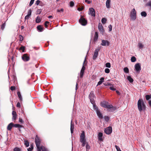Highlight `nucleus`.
I'll list each match as a JSON object with an SVG mask.
<instances>
[{"instance_id": "8fccbe9b", "label": "nucleus", "mask_w": 151, "mask_h": 151, "mask_svg": "<svg viewBox=\"0 0 151 151\" xmlns=\"http://www.w3.org/2000/svg\"><path fill=\"white\" fill-rule=\"evenodd\" d=\"M34 1L35 0H31L29 4L30 6L33 4Z\"/></svg>"}, {"instance_id": "0eeeda50", "label": "nucleus", "mask_w": 151, "mask_h": 151, "mask_svg": "<svg viewBox=\"0 0 151 151\" xmlns=\"http://www.w3.org/2000/svg\"><path fill=\"white\" fill-rule=\"evenodd\" d=\"M22 58L24 62H27L29 60L30 57L28 54H24L22 56Z\"/></svg>"}, {"instance_id": "7c9ffc66", "label": "nucleus", "mask_w": 151, "mask_h": 151, "mask_svg": "<svg viewBox=\"0 0 151 151\" xmlns=\"http://www.w3.org/2000/svg\"><path fill=\"white\" fill-rule=\"evenodd\" d=\"M41 21L40 17L39 16H38L36 19V23H38L40 22Z\"/></svg>"}, {"instance_id": "20e7f679", "label": "nucleus", "mask_w": 151, "mask_h": 151, "mask_svg": "<svg viewBox=\"0 0 151 151\" xmlns=\"http://www.w3.org/2000/svg\"><path fill=\"white\" fill-rule=\"evenodd\" d=\"M88 98L90 100V102L93 105V108H94V105L96 106L94 100V99L96 98L95 95H89Z\"/></svg>"}, {"instance_id": "603ef678", "label": "nucleus", "mask_w": 151, "mask_h": 151, "mask_svg": "<svg viewBox=\"0 0 151 151\" xmlns=\"http://www.w3.org/2000/svg\"><path fill=\"white\" fill-rule=\"evenodd\" d=\"M108 28H109V31L110 32L112 30V26L110 24L108 26Z\"/></svg>"}, {"instance_id": "13d9d810", "label": "nucleus", "mask_w": 151, "mask_h": 151, "mask_svg": "<svg viewBox=\"0 0 151 151\" xmlns=\"http://www.w3.org/2000/svg\"><path fill=\"white\" fill-rule=\"evenodd\" d=\"M74 5V3L72 1H71L70 2V6L71 7H73Z\"/></svg>"}, {"instance_id": "9d476101", "label": "nucleus", "mask_w": 151, "mask_h": 151, "mask_svg": "<svg viewBox=\"0 0 151 151\" xmlns=\"http://www.w3.org/2000/svg\"><path fill=\"white\" fill-rule=\"evenodd\" d=\"M98 29L100 33L102 34L103 35L104 31L102 24L100 23H99V24Z\"/></svg>"}, {"instance_id": "b1692460", "label": "nucleus", "mask_w": 151, "mask_h": 151, "mask_svg": "<svg viewBox=\"0 0 151 151\" xmlns=\"http://www.w3.org/2000/svg\"><path fill=\"white\" fill-rule=\"evenodd\" d=\"M37 30L40 32H42L43 31V27H42L41 25H38L37 27Z\"/></svg>"}, {"instance_id": "72a5a7b5", "label": "nucleus", "mask_w": 151, "mask_h": 151, "mask_svg": "<svg viewBox=\"0 0 151 151\" xmlns=\"http://www.w3.org/2000/svg\"><path fill=\"white\" fill-rule=\"evenodd\" d=\"M25 47L23 46H22L21 47H20V48L19 49V50H22V52H24V50H25Z\"/></svg>"}, {"instance_id": "ddd939ff", "label": "nucleus", "mask_w": 151, "mask_h": 151, "mask_svg": "<svg viewBox=\"0 0 151 151\" xmlns=\"http://www.w3.org/2000/svg\"><path fill=\"white\" fill-rule=\"evenodd\" d=\"M109 103L106 101H103L102 102H101L100 103V105L101 106L103 107L106 109H107L108 107Z\"/></svg>"}, {"instance_id": "f257e3e1", "label": "nucleus", "mask_w": 151, "mask_h": 151, "mask_svg": "<svg viewBox=\"0 0 151 151\" xmlns=\"http://www.w3.org/2000/svg\"><path fill=\"white\" fill-rule=\"evenodd\" d=\"M138 108L140 112L145 111L146 106L143 100L141 99H139L137 102Z\"/></svg>"}, {"instance_id": "4468645a", "label": "nucleus", "mask_w": 151, "mask_h": 151, "mask_svg": "<svg viewBox=\"0 0 151 151\" xmlns=\"http://www.w3.org/2000/svg\"><path fill=\"white\" fill-rule=\"evenodd\" d=\"M99 50L100 49L99 48L96 49L95 50L93 57V60H95L97 57L98 55V52Z\"/></svg>"}, {"instance_id": "c85d7f7f", "label": "nucleus", "mask_w": 151, "mask_h": 151, "mask_svg": "<svg viewBox=\"0 0 151 151\" xmlns=\"http://www.w3.org/2000/svg\"><path fill=\"white\" fill-rule=\"evenodd\" d=\"M141 15L142 16L145 17L147 16V14L146 12L145 11H143L141 12Z\"/></svg>"}, {"instance_id": "58836bf2", "label": "nucleus", "mask_w": 151, "mask_h": 151, "mask_svg": "<svg viewBox=\"0 0 151 151\" xmlns=\"http://www.w3.org/2000/svg\"><path fill=\"white\" fill-rule=\"evenodd\" d=\"M42 11V9H38L36 12V14L38 15L40 14Z\"/></svg>"}, {"instance_id": "5fc2aeb1", "label": "nucleus", "mask_w": 151, "mask_h": 151, "mask_svg": "<svg viewBox=\"0 0 151 151\" xmlns=\"http://www.w3.org/2000/svg\"><path fill=\"white\" fill-rule=\"evenodd\" d=\"M117 150V151H122L120 149L119 147V146H117V145H115V146Z\"/></svg>"}, {"instance_id": "bf43d9fd", "label": "nucleus", "mask_w": 151, "mask_h": 151, "mask_svg": "<svg viewBox=\"0 0 151 151\" xmlns=\"http://www.w3.org/2000/svg\"><path fill=\"white\" fill-rule=\"evenodd\" d=\"M10 89L13 91L15 89V87L14 86H11L10 87Z\"/></svg>"}, {"instance_id": "473e14b6", "label": "nucleus", "mask_w": 151, "mask_h": 151, "mask_svg": "<svg viewBox=\"0 0 151 151\" xmlns=\"http://www.w3.org/2000/svg\"><path fill=\"white\" fill-rule=\"evenodd\" d=\"M145 98L147 100H150L151 99V95H145Z\"/></svg>"}, {"instance_id": "c9c22d12", "label": "nucleus", "mask_w": 151, "mask_h": 151, "mask_svg": "<svg viewBox=\"0 0 151 151\" xmlns=\"http://www.w3.org/2000/svg\"><path fill=\"white\" fill-rule=\"evenodd\" d=\"M106 19L105 18H103L101 19V22L103 24H105L106 22Z\"/></svg>"}, {"instance_id": "423d86ee", "label": "nucleus", "mask_w": 151, "mask_h": 151, "mask_svg": "<svg viewBox=\"0 0 151 151\" xmlns=\"http://www.w3.org/2000/svg\"><path fill=\"white\" fill-rule=\"evenodd\" d=\"M107 109L109 111L114 112L116 109V107L111 104H109Z\"/></svg>"}, {"instance_id": "338daca9", "label": "nucleus", "mask_w": 151, "mask_h": 151, "mask_svg": "<svg viewBox=\"0 0 151 151\" xmlns=\"http://www.w3.org/2000/svg\"><path fill=\"white\" fill-rule=\"evenodd\" d=\"M85 2L86 3H87L88 4H90L92 2V1H89L88 0H85Z\"/></svg>"}, {"instance_id": "4be33fe9", "label": "nucleus", "mask_w": 151, "mask_h": 151, "mask_svg": "<svg viewBox=\"0 0 151 151\" xmlns=\"http://www.w3.org/2000/svg\"><path fill=\"white\" fill-rule=\"evenodd\" d=\"M13 127H15L16 128H20L22 127V126L19 124H14L13 123Z\"/></svg>"}, {"instance_id": "f3484780", "label": "nucleus", "mask_w": 151, "mask_h": 151, "mask_svg": "<svg viewBox=\"0 0 151 151\" xmlns=\"http://www.w3.org/2000/svg\"><path fill=\"white\" fill-rule=\"evenodd\" d=\"M103 133L101 132L99 133L98 135V138L99 140L100 141H103V139L102 138Z\"/></svg>"}, {"instance_id": "2f4dec72", "label": "nucleus", "mask_w": 151, "mask_h": 151, "mask_svg": "<svg viewBox=\"0 0 151 151\" xmlns=\"http://www.w3.org/2000/svg\"><path fill=\"white\" fill-rule=\"evenodd\" d=\"M104 119L105 121L106 122H108L109 119V117L106 116H105L104 117Z\"/></svg>"}, {"instance_id": "4c0bfd02", "label": "nucleus", "mask_w": 151, "mask_h": 151, "mask_svg": "<svg viewBox=\"0 0 151 151\" xmlns=\"http://www.w3.org/2000/svg\"><path fill=\"white\" fill-rule=\"evenodd\" d=\"M124 71L125 73H128L129 72V70L127 67H125L124 68Z\"/></svg>"}, {"instance_id": "a19ab883", "label": "nucleus", "mask_w": 151, "mask_h": 151, "mask_svg": "<svg viewBox=\"0 0 151 151\" xmlns=\"http://www.w3.org/2000/svg\"><path fill=\"white\" fill-rule=\"evenodd\" d=\"M32 12V11L31 9H30L29 10L28 12H27V15L29 16H30L31 15Z\"/></svg>"}, {"instance_id": "393cba45", "label": "nucleus", "mask_w": 151, "mask_h": 151, "mask_svg": "<svg viewBox=\"0 0 151 151\" xmlns=\"http://www.w3.org/2000/svg\"><path fill=\"white\" fill-rule=\"evenodd\" d=\"M98 32H96L95 33V35H94V41L95 42H96L97 41L98 39Z\"/></svg>"}, {"instance_id": "6ab92c4d", "label": "nucleus", "mask_w": 151, "mask_h": 151, "mask_svg": "<svg viewBox=\"0 0 151 151\" xmlns=\"http://www.w3.org/2000/svg\"><path fill=\"white\" fill-rule=\"evenodd\" d=\"M13 123L11 122L7 126V129L9 131H11L12 127H13Z\"/></svg>"}, {"instance_id": "37998d69", "label": "nucleus", "mask_w": 151, "mask_h": 151, "mask_svg": "<svg viewBox=\"0 0 151 151\" xmlns=\"http://www.w3.org/2000/svg\"><path fill=\"white\" fill-rule=\"evenodd\" d=\"M74 129V124L73 123H72V119L71 120L70 124V129Z\"/></svg>"}, {"instance_id": "69168bd1", "label": "nucleus", "mask_w": 151, "mask_h": 151, "mask_svg": "<svg viewBox=\"0 0 151 151\" xmlns=\"http://www.w3.org/2000/svg\"><path fill=\"white\" fill-rule=\"evenodd\" d=\"M17 107H20L21 106V104L20 102H18L17 104L16 105Z\"/></svg>"}, {"instance_id": "5701e85b", "label": "nucleus", "mask_w": 151, "mask_h": 151, "mask_svg": "<svg viewBox=\"0 0 151 151\" xmlns=\"http://www.w3.org/2000/svg\"><path fill=\"white\" fill-rule=\"evenodd\" d=\"M110 0H107L106 2V7L108 8H109L110 7Z\"/></svg>"}, {"instance_id": "79ce46f5", "label": "nucleus", "mask_w": 151, "mask_h": 151, "mask_svg": "<svg viewBox=\"0 0 151 151\" xmlns=\"http://www.w3.org/2000/svg\"><path fill=\"white\" fill-rule=\"evenodd\" d=\"M5 25L6 23L5 22H4L2 24L1 26V29L2 30H3L5 27Z\"/></svg>"}, {"instance_id": "f704fd0d", "label": "nucleus", "mask_w": 151, "mask_h": 151, "mask_svg": "<svg viewBox=\"0 0 151 151\" xmlns=\"http://www.w3.org/2000/svg\"><path fill=\"white\" fill-rule=\"evenodd\" d=\"M13 151H22L21 149L18 147H15L13 150Z\"/></svg>"}, {"instance_id": "6e6552de", "label": "nucleus", "mask_w": 151, "mask_h": 151, "mask_svg": "<svg viewBox=\"0 0 151 151\" xmlns=\"http://www.w3.org/2000/svg\"><path fill=\"white\" fill-rule=\"evenodd\" d=\"M85 141H86V139L85 133L83 131L82 133H81L80 136V142H82Z\"/></svg>"}, {"instance_id": "aec40b11", "label": "nucleus", "mask_w": 151, "mask_h": 151, "mask_svg": "<svg viewBox=\"0 0 151 151\" xmlns=\"http://www.w3.org/2000/svg\"><path fill=\"white\" fill-rule=\"evenodd\" d=\"M37 147V151H41L42 150L43 151V149H44V147L43 146H40V145L38 146L36 145Z\"/></svg>"}, {"instance_id": "dca6fc26", "label": "nucleus", "mask_w": 151, "mask_h": 151, "mask_svg": "<svg viewBox=\"0 0 151 151\" xmlns=\"http://www.w3.org/2000/svg\"><path fill=\"white\" fill-rule=\"evenodd\" d=\"M89 14L93 17L95 16V12L94 9L92 8L89 9Z\"/></svg>"}, {"instance_id": "cd10ccee", "label": "nucleus", "mask_w": 151, "mask_h": 151, "mask_svg": "<svg viewBox=\"0 0 151 151\" xmlns=\"http://www.w3.org/2000/svg\"><path fill=\"white\" fill-rule=\"evenodd\" d=\"M127 79L129 81L130 83H132L133 82V79L130 76H127Z\"/></svg>"}, {"instance_id": "1a4fd4ad", "label": "nucleus", "mask_w": 151, "mask_h": 151, "mask_svg": "<svg viewBox=\"0 0 151 151\" xmlns=\"http://www.w3.org/2000/svg\"><path fill=\"white\" fill-rule=\"evenodd\" d=\"M112 132V128L111 127H108L104 130V132L106 134H110Z\"/></svg>"}, {"instance_id": "e433bc0d", "label": "nucleus", "mask_w": 151, "mask_h": 151, "mask_svg": "<svg viewBox=\"0 0 151 151\" xmlns=\"http://www.w3.org/2000/svg\"><path fill=\"white\" fill-rule=\"evenodd\" d=\"M131 60L132 62H134L136 60V58L134 56H132L131 58Z\"/></svg>"}, {"instance_id": "864d4df0", "label": "nucleus", "mask_w": 151, "mask_h": 151, "mask_svg": "<svg viewBox=\"0 0 151 151\" xmlns=\"http://www.w3.org/2000/svg\"><path fill=\"white\" fill-rule=\"evenodd\" d=\"M63 11H64V9L63 8H62L60 10L58 9L57 10V12H63Z\"/></svg>"}, {"instance_id": "f8f14e48", "label": "nucleus", "mask_w": 151, "mask_h": 151, "mask_svg": "<svg viewBox=\"0 0 151 151\" xmlns=\"http://www.w3.org/2000/svg\"><path fill=\"white\" fill-rule=\"evenodd\" d=\"M135 71L137 72H139L141 69L140 64L139 63H136L134 65Z\"/></svg>"}, {"instance_id": "680f3d73", "label": "nucleus", "mask_w": 151, "mask_h": 151, "mask_svg": "<svg viewBox=\"0 0 151 151\" xmlns=\"http://www.w3.org/2000/svg\"><path fill=\"white\" fill-rule=\"evenodd\" d=\"M40 2V1L39 0H37L36 1L35 4H36L37 5H38L39 4Z\"/></svg>"}, {"instance_id": "c756f323", "label": "nucleus", "mask_w": 151, "mask_h": 151, "mask_svg": "<svg viewBox=\"0 0 151 151\" xmlns=\"http://www.w3.org/2000/svg\"><path fill=\"white\" fill-rule=\"evenodd\" d=\"M84 70L81 69V72L80 73V78H82L83 76Z\"/></svg>"}, {"instance_id": "6e6d98bb", "label": "nucleus", "mask_w": 151, "mask_h": 151, "mask_svg": "<svg viewBox=\"0 0 151 151\" xmlns=\"http://www.w3.org/2000/svg\"><path fill=\"white\" fill-rule=\"evenodd\" d=\"M85 60H86V59H85L84 61V62L83 63V66L82 67V69H81L82 70H85V67L84 66V64Z\"/></svg>"}, {"instance_id": "de8ad7c7", "label": "nucleus", "mask_w": 151, "mask_h": 151, "mask_svg": "<svg viewBox=\"0 0 151 151\" xmlns=\"http://www.w3.org/2000/svg\"><path fill=\"white\" fill-rule=\"evenodd\" d=\"M19 38L20 39V40L21 41H22L23 40V37L21 35H19Z\"/></svg>"}, {"instance_id": "3c124183", "label": "nucleus", "mask_w": 151, "mask_h": 151, "mask_svg": "<svg viewBox=\"0 0 151 151\" xmlns=\"http://www.w3.org/2000/svg\"><path fill=\"white\" fill-rule=\"evenodd\" d=\"M86 150H89L90 148V146L88 144V143L86 144Z\"/></svg>"}, {"instance_id": "a18cd8bd", "label": "nucleus", "mask_w": 151, "mask_h": 151, "mask_svg": "<svg viewBox=\"0 0 151 151\" xmlns=\"http://www.w3.org/2000/svg\"><path fill=\"white\" fill-rule=\"evenodd\" d=\"M105 65L106 67L110 68L111 67V64L109 63H106Z\"/></svg>"}, {"instance_id": "a878e982", "label": "nucleus", "mask_w": 151, "mask_h": 151, "mask_svg": "<svg viewBox=\"0 0 151 151\" xmlns=\"http://www.w3.org/2000/svg\"><path fill=\"white\" fill-rule=\"evenodd\" d=\"M24 144L27 147H28L29 146V142L27 140H25L24 141Z\"/></svg>"}, {"instance_id": "9b49d317", "label": "nucleus", "mask_w": 151, "mask_h": 151, "mask_svg": "<svg viewBox=\"0 0 151 151\" xmlns=\"http://www.w3.org/2000/svg\"><path fill=\"white\" fill-rule=\"evenodd\" d=\"M35 142L36 145L38 146L39 145H40L41 139L37 135H36L35 137Z\"/></svg>"}, {"instance_id": "f03ea898", "label": "nucleus", "mask_w": 151, "mask_h": 151, "mask_svg": "<svg viewBox=\"0 0 151 151\" xmlns=\"http://www.w3.org/2000/svg\"><path fill=\"white\" fill-rule=\"evenodd\" d=\"M93 109L96 111V114L99 118L101 119H102L103 118V116L102 114L100 111V110L99 109L98 107L96 106H94L93 108Z\"/></svg>"}, {"instance_id": "052dcab7", "label": "nucleus", "mask_w": 151, "mask_h": 151, "mask_svg": "<svg viewBox=\"0 0 151 151\" xmlns=\"http://www.w3.org/2000/svg\"><path fill=\"white\" fill-rule=\"evenodd\" d=\"M81 142L82 143V145L83 147L85 146V145L86 144V141L83 142Z\"/></svg>"}, {"instance_id": "09e8293b", "label": "nucleus", "mask_w": 151, "mask_h": 151, "mask_svg": "<svg viewBox=\"0 0 151 151\" xmlns=\"http://www.w3.org/2000/svg\"><path fill=\"white\" fill-rule=\"evenodd\" d=\"M105 72L106 73H108L110 72V70L108 68L105 69Z\"/></svg>"}, {"instance_id": "e2e57ef3", "label": "nucleus", "mask_w": 151, "mask_h": 151, "mask_svg": "<svg viewBox=\"0 0 151 151\" xmlns=\"http://www.w3.org/2000/svg\"><path fill=\"white\" fill-rule=\"evenodd\" d=\"M19 122L21 123H23L24 122L23 119L20 118H19Z\"/></svg>"}, {"instance_id": "774afa93", "label": "nucleus", "mask_w": 151, "mask_h": 151, "mask_svg": "<svg viewBox=\"0 0 151 151\" xmlns=\"http://www.w3.org/2000/svg\"><path fill=\"white\" fill-rule=\"evenodd\" d=\"M33 150V149L30 147L27 149V151H32Z\"/></svg>"}, {"instance_id": "2eb2a0df", "label": "nucleus", "mask_w": 151, "mask_h": 151, "mask_svg": "<svg viewBox=\"0 0 151 151\" xmlns=\"http://www.w3.org/2000/svg\"><path fill=\"white\" fill-rule=\"evenodd\" d=\"M110 42L107 40H103L101 41V45L103 46H109V45Z\"/></svg>"}, {"instance_id": "0e129e2a", "label": "nucleus", "mask_w": 151, "mask_h": 151, "mask_svg": "<svg viewBox=\"0 0 151 151\" xmlns=\"http://www.w3.org/2000/svg\"><path fill=\"white\" fill-rule=\"evenodd\" d=\"M83 9V7H78V10L79 11H81Z\"/></svg>"}, {"instance_id": "ea45409f", "label": "nucleus", "mask_w": 151, "mask_h": 151, "mask_svg": "<svg viewBox=\"0 0 151 151\" xmlns=\"http://www.w3.org/2000/svg\"><path fill=\"white\" fill-rule=\"evenodd\" d=\"M145 6H150L151 8V1H149L145 4Z\"/></svg>"}, {"instance_id": "bb28decb", "label": "nucleus", "mask_w": 151, "mask_h": 151, "mask_svg": "<svg viewBox=\"0 0 151 151\" xmlns=\"http://www.w3.org/2000/svg\"><path fill=\"white\" fill-rule=\"evenodd\" d=\"M138 46L139 48L141 49H142L143 48L144 46V45L143 44H142V43L140 42L138 43Z\"/></svg>"}, {"instance_id": "7ed1b4c3", "label": "nucleus", "mask_w": 151, "mask_h": 151, "mask_svg": "<svg viewBox=\"0 0 151 151\" xmlns=\"http://www.w3.org/2000/svg\"><path fill=\"white\" fill-rule=\"evenodd\" d=\"M130 17L131 19L134 20L136 18V12L134 9H133L131 12Z\"/></svg>"}, {"instance_id": "c03bdc74", "label": "nucleus", "mask_w": 151, "mask_h": 151, "mask_svg": "<svg viewBox=\"0 0 151 151\" xmlns=\"http://www.w3.org/2000/svg\"><path fill=\"white\" fill-rule=\"evenodd\" d=\"M18 96L19 99V101L20 102H22V95H18Z\"/></svg>"}, {"instance_id": "a211bd4d", "label": "nucleus", "mask_w": 151, "mask_h": 151, "mask_svg": "<svg viewBox=\"0 0 151 151\" xmlns=\"http://www.w3.org/2000/svg\"><path fill=\"white\" fill-rule=\"evenodd\" d=\"M12 120L15 121L17 118V114L16 111H13L12 112Z\"/></svg>"}, {"instance_id": "39448f33", "label": "nucleus", "mask_w": 151, "mask_h": 151, "mask_svg": "<svg viewBox=\"0 0 151 151\" xmlns=\"http://www.w3.org/2000/svg\"><path fill=\"white\" fill-rule=\"evenodd\" d=\"M79 22L83 26L86 25L87 23V20L83 16H81L79 20Z\"/></svg>"}, {"instance_id": "412c9836", "label": "nucleus", "mask_w": 151, "mask_h": 151, "mask_svg": "<svg viewBox=\"0 0 151 151\" xmlns=\"http://www.w3.org/2000/svg\"><path fill=\"white\" fill-rule=\"evenodd\" d=\"M104 77L101 78L100 80V81L98 83L97 86L100 85L104 81Z\"/></svg>"}, {"instance_id": "49530a36", "label": "nucleus", "mask_w": 151, "mask_h": 151, "mask_svg": "<svg viewBox=\"0 0 151 151\" xmlns=\"http://www.w3.org/2000/svg\"><path fill=\"white\" fill-rule=\"evenodd\" d=\"M104 86H111V84L108 82H106L104 83Z\"/></svg>"}, {"instance_id": "4d7b16f0", "label": "nucleus", "mask_w": 151, "mask_h": 151, "mask_svg": "<svg viewBox=\"0 0 151 151\" xmlns=\"http://www.w3.org/2000/svg\"><path fill=\"white\" fill-rule=\"evenodd\" d=\"M49 23V22L48 21H46L45 22V24H44L45 27L47 28L48 26L47 24H48Z\"/></svg>"}]
</instances>
